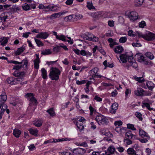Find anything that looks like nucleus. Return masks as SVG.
<instances>
[{"label":"nucleus","mask_w":155,"mask_h":155,"mask_svg":"<svg viewBox=\"0 0 155 155\" xmlns=\"http://www.w3.org/2000/svg\"><path fill=\"white\" fill-rule=\"evenodd\" d=\"M95 120L99 125H107L109 122L108 118L101 114L97 115L95 118Z\"/></svg>","instance_id":"nucleus-1"},{"label":"nucleus","mask_w":155,"mask_h":155,"mask_svg":"<svg viewBox=\"0 0 155 155\" xmlns=\"http://www.w3.org/2000/svg\"><path fill=\"white\" fill-rule=\"evenodd\" d=\"M61 73V71L58 68L52 67L51 68L49 76L52 80H57L59 78V75Z\"/></svg>","instance_id":"nucleus-2"},{"label":"nucleus","mask_w":155,"mask_h":155,"mask_svg":"<svg viewBox=\"0 0 155 155\" xmlns=\"http://www.w3.org/2000/svg\"><path fill=\"white\" fill-rule=\"evenodd\" d=\"M139 135L142 139H139V141L142 143H146L150 139V137L148 134L143 130L140 129L139 130Z\"/></svg>","instance_id":"nucleus-3"},{"label":"nucleus","mask_w":155,"mask_h":155,"mask_svg":"<svg viewBox=\"0 0 155 155\" xmlns=\"http://www.w3.org/2000/svg\"><path fill=\"white\" fill-rule=\"evenodd\" d=\"M143 37L147 41H151L155 39V34L149 31L146 32L145 36Z\"/></svg>","instance_id":"nucleus-4"},{"label":"nucleus","mask_w":155,"mask_h":155,"mask_svg":"<svg viewBox=\"0 0 155 155\" xmlns=\"http://www.w3.org/2000/svg\"><path fill=\"white\" fill-rule=\"evenodd\" d=\"M128 17L132 21H134L138 18V15L135 11H132L129 12L127 15Z\"/></svg>","instance_id":"nucleus-5"},{"label":"nucleus","mask_w":155,"mask_h":155,"mask_svg":"<svg viewBox=\"0 0 155 155\" xmlns=\"http://www.w3.org/2000/svg\"><path fill=\"white\" fill-rule=\"evenodd\" d=\"M25 73L24 72H15L13 74L14 76L16 77H19L18 78H16L17 79L19 80L18 81L19 83L21 81H23L24 80L23 77L25 76Z\"/></svg>","instance_id":"nucleus-6"},{"label":"nucleus","mask_w":155,"mask_h":155,"mask_svg":"<svg viewBox=\"0 0 155 155\" xmlns=\"http://www.w3.org/2000/svg\"><path fill=\"white\" fill-rule=\"evenodd\" d=\"M9 63H13L15 64H21L22 63H23V67L24 68H27V64L28 63V60H27V59L25 58L23 60H22V61L21 62H18L17 61H13V60H11L9 62Z\"/></svg>","instance_id":"nucleus-7"},{"label":"nucleus","mask_w":155,"mask_h":155,"mask_svg":"<svg viewBox=\"0 0 155 155\" xmlns=\"http://www.w3.org/2000/svg\"><path fill=\"white\" fill-rule=\"evenodd\" d=\"M25 97L27 98L28 100L33 103L34 104H36L37 100L35 98L33 94L31 93H27L25 95Z\"/></svg>","instance_id":"nucleus-8"},{"label":"nucleus","mask_w":155,"mask_h":155,"mask_svg":"<svg viewBox=\"0 0 155 155\" xmlns=\"http://www.w3.org/2000/svg\"><path fill=\"white\" fill-rule=\"evenodd\" d=\"M18 79H17L16 78L13 77H10L8 78L6 81L8 83L11 85H15L17 84H18Z\"/></svg>","instance_id":"nucleus-9"},{"label":"nucleus","mask_w":155,"mask_h":155,"mask_svg":"<svg viewBox=\"0 0 155 155\" xmlns=\"http://www.w3.org/2000/svg\"><path fill=\"white\" fill-rule=\"evenodd\" d=\"M98 70L99 69L97 67H95L90 71L93 77L101 78L102 77V76L98 74L97 73Z\"/></svg>","instance_id":"nucleus-10"},{"label":"nucleus","mask_w":155,"mask_h":155,"mask_svg":"<svg viewBox=\"0 0 155 155\" xmlns=\"http://www.w3.org/2000/svg\"><path fill=\"white\" fill-rule=\"evenodd\" d=\"M128 62L130 63V66H132L133 68H136L137 67V64L132 56H130L128 58Z\"/></svg>","instance_id":"nucleus-11"},{"label":"nucleus","mask_w":155,"mask_h":155,"mask_svg":"<svg viewBox=\"0 0 155 155\" xmlns=\"http://www.w3.org/2000/svg\"><path fill=\"white\" fill-rule=\"evenodd\" d=\"M49 34L47 32H41L37 35L36 37L38 38L46 39L49 36Z\"/></svg>","instance_id":"nucleus-12"},{"label":"nucleus","mask_w":155,"mask_h":155,"mask_svg":"<svg viewBox=\"0 0 155 155\" xmlns=\"http://www.w3.org/2000/svg\"><path fill=\"white\" fill-rule=\"evenodd\" d=\"M101 134L105 135L108 137L110 138L113 137L112 134L107 130L103 129L101 130L100 131Z\"/></svg>","instance_id":"nucleus-13"},{"label":"nucleus","mask_w":155,"mask_h":155,"mask_svg":"<svg viewBox=\"0 0 155 155\" xmlns=\"http://www.w3.org/2000/svg\"><path fill=\"white\" fill-rule=\"evenodd\" d=\"M37 58L34 61V68L38 69L39 68V64L40 63V61L39 58V55L38 54H36Z\"/></svg>","instance_id":"nucleus-14"},{"label":"nucleus","mask_w":155,"mask_h":155,"mask_svg":"<svg viewBox=\"0 0 155 155\" xmlns=\"http://www.w3.org/2000/svg\"><path fill=\"white\" fill-rule=\"evenodd\" d=\"M144 90L141 87H138L135 91L134 94L137 96H142L143 95Z\"/></svg>","instance_id":"nucleus-15"},{"label":"nucleus","mask_w":155,"mask_h":155,"mask_svg":"<svg viewBox=\"0 0 155 155\" xmlns=\"http://www.w3.org/2000/svg\"><path fill=\"white\" fill-rule=\"evenodd\" d=\"M118 104L117 103H113L110 109V112L112 114H115L116 110L117 109Z\"/></svg>","instance_id":"nucleus-16"},{"label":"nucleus","mask_w":155,"mask_h":155,"mask_svg":"<svg viewBox=\"0 0 155 155\" xmlns=\"http://www.w3.org/2000/svg\"><path fill=\"white\" fill-rule=\"evenodd\" d=\"M28 130L31 135L36 137L38 136V130L36 128H29L28 129Z\"/></svg>","instance_id":"nucleus-17"},{"label":"nucleus","mask_w":155,"mask_h":155,"mask_svg":"<svg viewBox=\"0 0 155 155\" xmlns=\"http://www.w3.org/2000/svg\"><path fill=\"white\" fill-rule=\"evenodd\" d=\"M130 56H128L126 54H121L120 56V59L123 63H125L127 61V60Z\"/></svg>","instance_id":"nucleus-18"},{"label":"nucleus","mask_w":155,"mask_h":155,"mask_svg":"<svg viewBox=\"0 0 155 155\" xmlns=\"http://www.w3.org/2000/svg\"><path fill=\"white\" fill-rule=\"evenodd\" d=\"M137 153L133 148H129L127 150V153L128 155H135Z\"/></svg>","instance_id":"nucleus-19"},{"label":"nucleus","mask_w":155,"mask_h":155,"mask_svg":"<svg viewBox=\"0 0 155 155\" xmlns=\"http://www.w3.org/2000/svg\"><path fill=\"white\" fill-rule=\"evenodd\" d=\"M135 138V135L132 134L131 131L127 132L125 134L126 139H134Z\"/></svg>","instance_id":"nucleus-20"},{"label":"nucleus","mask_w":155,"mask_h":155,"mask_svg":"<svg viewBox=\"0 0 155 155\" xmlns=\"http://www.w3.org/2000/svg\"><path fill=\"white\" fill-rule=\"evenodd\" d=\"M7 98V95L3 94L0 95V103L2 104L3 105H5L4 103L6 101Z\"/></svg>","instance_id":"nucleus-21"},{"label":"nucleus","mask_w":155,"mask_h":155,"mask_svg":"<svg viewBox=\"0 0 155 155\" xmlns=\"http://www.w3.org/2000/svg\"><path fill=\"white\" fill-rule=\"evenodd\" d=\"M124 51L123 47L120 45L117 46L114 49V51L116 53H120Z\"/></svg>","instance_id":"nucleus-22"},{"label":"nucleus","mask_w":155,"mask_h":155,"mask_svg":"<svg viewBox=\"0 0 155 155\" xmlns=\"http://www.w3.org/2000/svg\"><path fill=\"white\" fill-rule=\"evenodd\" d=\"M21 133V130L18 129H15L13 130V134L15 137L16 138H18L20 137Z\"/></svg>","instance_id":"nucleus-23"},{"label":"nucleus","mask_w":155,"mask_h":155,"mask_svg":"<svg viewBox=\"0 0 155 155\" xmlns=\"http://www.w3.org/2000/svg\"><path fill=\"white\" fill-rule=\"evenodd\" d=\"M25 48L24 47H22L18 49L17 50L14 52L15 54V55H19L22 53L25 50Z\"/></svg>","instance_id":"nucleus-24"},{"label":"nucleus","mask_w":155,"mask_h":155,"mask_svg":"<svg viewBox=\"0 0 155 155\" xmlns=\"http://www.w3.org/2000/svg\"><path fill=\"white\" fill-rule=\"evenodd\" d=\"M146 85L150 90H152L154 87V84L151 81L147 82L146 83Z\"/></svg>","instance_id":"nucleus-25"},{"label":"nucleus","mask_w":155,"mask_h":155,"mask_svg":"<svg viewBox=\"0 0 155 155\" xmlns=\"http://www.w3.org/2000/svg\"><path fill=\"white\" fill-rule=\"evenodd\" d=\"M58 8V6L56 5H50L48 6V9L52 11H55Z\"/></svg>","instance_id":"nucleus-26"},{"label":"nucleus","mask_w":155,"mask_h":155,"mask_svg":"<svg viewBox=\"0 0 155 155\" xmlns=\"http://www.w3.org/2000/svg\"><path fill=\"white\" fill-rule=\"evenodd\" d=\"M43 121L41 120H37L34 122L35 125L37 127H40L41 126Z\"/></svg>","instance_id":"nucleus-27"},{"label":"nucleus","mask_w":155,"mask_h":155,"mask_svg":"<svg viewBox=\"0 0 155 155\" xmlns=\"http://www.w3.org/2000/svg\"><path fill=\"white\" fill-rule=\"evenodd\" d=\"M115 148L113 146H110L108 147L107 149V152L110 154L113 153L115 151Z\"/></svg>","instance_id":"nucleus-28"},{"label":"nucleus","mask_w":155,"mask_h":155,"mask_svg":"<svg viewBox=\"0 0 155 155\" xmlns=\"http://www.w3.org/2000/svg\"><path fill=\"white\" fill-rule=\"evenodd\" d=\"M41 75L43 78L45 79L47 77V73L46 70L44 68L41 69Z\"/></svg>","instance_id":"nucleus-29"},{"label":"nucleus","mask_w":155,"mask_h":155,"mask_svg":"<svg viewBox=\"0 0 155 155\" xmlns=\"http://www.w3.org/2000/svg\"><path fill=\"white\" fill-rule=\"evenodd\" d=\"M7 108V106L6 105H4L2 107L0 111V119L2 118L4 112L5 111V109H6Z\"/></svg>","instance_id":"nucleus-30"},{"label":"nucleus","mask_w":155,"mask_h":155,"mask_svg":"<svg viewBox=\"0 0 155 155\" xmlns=\"http://www.w3.org/2000/svg\"><path fill=\"white\" fill-rule=\"evenodd\" d=\"M66 36L61 34L60 35H59L57 39L58 40H61L64 42H66L67 40L66 39Z\"/></svg>","instance_id":"nucleus-31"},{"label":"nucleus","mask_w":155,"mask_h":155,"mask_svg":"<svg viewBox=\"0 0 155 155\" xmlns=\"http://www.w3.org/2000/svg\"><path fill=\"white\" fill-rule=\"evenodd\" d=\"M52 51L50 49H46L41 51V54L44 55H48L51 54Z\"/></svg>","instance_id":"nucleus-32"},{"label":"nucleus","mask_w":155,"mask_h":155,"mask_svg":"<svg viewBox=\"0 0 155 155\" xmlns=\"http://www.w3.org/2000/svg\"><path fill=\"white\" fill-rule=\"evenodd\" d=\"M47 112L48 113L51 117H53L55 115V114L53 108H50L47 110Z\"/></svg>","instance_id":"nucleus-33"},{"label":"nucleus","mask_w":155,"mask_h":155,"mask_svg":"<svg viewBox=\"0 0 155 155\" xmlns=\"http://www.w3.org/2000/svg\"><path fill=\"white\" fill-rule=\"evenodd\" d=\"M145 55L150 60H152L154 58L153 54L150 52H147L145 54Z\"/></svg>","instance_id":"nucleus-34"},{"label":"nucleus","mask_w":155,"mask_h":155,"mask_svg":"<svg viewBox=\"0 0 155 155\" xmlns=\"http://www.w3.org/2000/svg\"><path fill=\"white\" fill-rule=\"evenodd\" d=\"M144 0H135V5L136 6H140L143 3Z\"/></svg>","instance_id":"nucleus-35"},{"label":"nucleus","mask_w":155,"mask_h":155,"mask_svg":"<svg viewBox=\"0 0 155 155\" xmlns=\"http://www.w3.org/2000/svg\"><path fill=\"white\" fill-rule=\"evenodd\" d=\"M87 7L88 9L91 10L92 9H95V8L93 6L92 3L91 2H87Z\"/></svg>","instance_id":"nucleus-36"},{"label":"nucleus","mask_w":155,"mask_h":155,"mask_svg":"<svg viewBox=\"0 0 155 155\" xmlns=\"http://www.w3.org/2000/svg\"><path fill=\"white\" fill-rule=\"evenodd\" d=\"M22 8L25 11L30 10L29 5L26 3H25L22 5Z\"/></svg>","instance_id":"nucleus-37"},{"label":"nucleus","mask_w":155,"mask_h":155,"mask_svg":"<svg viewBox=\"0 0 155 155\" xmlns=\"http://www.w3.org/2000/svg\"><path fill=\"white\" fill-rule=\"evenodd\" d=\"M143 105H142V106L143 108L144 107H145L150 110H153L152 108L150 107V106L149 104L147 103H143Z\"/></svg>","instance_id":"nucleus-38"},{"label":"nucleus","mask_w":155,"mask_h":155,"mask_svg":"<svg viewBox=\"0 0 155 155\" xmlns=\"http://www.w3.org/2000/svg\"><path fill=\"white\" fill-rule=\"evenodd\" d=\"M76 125L80 131L83 130L84 129V127L82 123L80 122V123H78Z\"/></svg>","instance_id":"nucleus-39"},{"label":"nucleus","mask_w":155,"mask_h":155,"mask_svg":"<svg viewBox=\"0 0 155 155\" xmlns=\"http://www.w3.org/2000/svg\"><path fill=\"white\" fill-rule=\"evenodd\" d=\"M137 59L140 62H142L144 61L145 58L142 55L139 54L138 55Z\"/></svg>","instance_id":"nucleus-40"},{"label":"nucleus","mask_w":155,"mask_h":155,"mask_svg":"<svg viewBox=\"0 0 155 155\" xmlns=\"http://www.w3.org/2000/svg\"><path fill=\"white\" fill-rule=\"evenodd\" d=\"M35 40L38 46L40 47L44 45L43 44L40 40L35 38Z\"/></svg>","instance_id":"nucleus-41"},{"label":"nucleus","mask_w":155,"mask_h":155,"mask_svg":"<svg viewBox=\"0 0 155 155\" xmlns=\"http://www.w3.org/2000/svg\"><path fill=\"white\" fill-rule=\"evenodd\" d=\"M92 36H93V35L92 34H90L88 35H85L84 37V38L86 40L91 41Z\"/></svg>","instance_id":"nucleus-42"},{"label":"nucleus","mask_w":155,"mask_h":155,"mask_svg":"<svg viewBox=\"0 0 155 155\" xmlns=\"http://www.w3.org/2000/svg\"><path fill=\"white\" fill-rule=\"evenodd\" d=\"M127 40V38L126 37H122L119 40V41L121 43H124Z\"/></svg>","instance_id":"nucleus-43"},{"label":"nucleus","mask_w":155,"mask_h":155,"mask_svg":"<svg viewBox=\"0 0 155 155\" xmlns=\"http://www.w3.org/2000/svg\"><path fill=\"white\" fill-rule=\"evenodd\" d=\"M59 16H60V13H56L52 14L51 15L50 17V18L51 19H53L54 18H56L58 17Z\"/></svg>","instance_id":"nucleus-44"},{"label":"nucleus","mask_w":155,"mask_h":155,"mask_svg":"<svg viewBox=\"0 0 155 155\" xmlns=\"http://www.w3.org/2000/svg\"><path fill=\"white\" fill-rule=\"evenodd\" d=\"M134 79L139 82L141 83L144 81V79L142 77H138L137 76L134 77Z\"/></svg>","instance_id":"nucleus-45"},{"label":"nucleus","mask_w":155,"mask_h":155,"mask_svg":"<svg viewBox=\"0 0 155 155\" xmlns=\"http://www.w3.org/2000/svg\"><path fill=\"white\" fill-rule=\"evenodd\" d=\"M127 127L128 128L130 129L133 130H135L136 129L134 127V125L130 124H127Z\"/></svg>","instance_id":"nucleus-46"},{"label":"nucleus","mask_w":155,"mask_h":155,"mask_svg":"<svg viewBox=\"0 0 155 155\" xmlns=\"http://www.w3.org/2000/svg\"><path fill=\"white\" fill-rule=\"evenodd\" d=\"M89 109L90 110V115H92L93 113L96 111V110L94 109L91 105L89 106Z\"/></svg>","instance_id":"nucleus-47"},{"label":"nucleus","mask_w":155,"mask_h":155,"mask_svg":"<svg viewBox=\"0 0 155 155\" xmlns=\"http://www.w3.org/2000/svg\"><path fill=\"white\" fill-rule=\"evenodd\" d=\"M76 145L79 146H83L86 147L87 146V144L86 142H84L82 143H76Z\"/></svg>","instance_id":"nucleus-48"},{"label":"nucleus","mask_w":155,"mask_h":155,"mask_svg":"<svg viewBox=\"0 0 155 155\" xmlns=\"http://www.w3.org/2000/svg\"><path fill=\"white\" fill-rule=\"evenodd\" d=\"M61 48L60 46H57L53 48V50L54 52L57 53L60 50Z\"/></svg>","instance_id":"nucleus-49"},{"label":"nucleus","mask_w":155,"mask_h":155,"mask_svg":"<svg viewBox=\"0 0 155 155\" xmlns=\"http://www.w3.org/2000/svg\"><path fill=\"white\" fill-rule=\"evenodd\" d=\"M139 25L140 27L143 28L145 26H146V24L144 21H143L139 23Z\"/></svg>","instance_id":"nucleus-50"},{"label":"nucleus","mask_w":155,"mask_h":155,"mask_svg":"<svg viewBox=\"0 0 155 155\" xmlns=\"http://www.w3.org/2000/svg\"><path fill=\"white\" fill-rule=\"evenodd\" d=\"M128 35L130 36H135L136 35V32H134L132 30H129L128 32Z\"/></svg>","instance_id":"nucleus-51"},{"label":"nucleus","mask_w":155,"mask_h":155,"mask_svg":"<svg viewBox=\"0 0 155 155\" xmlns=\"http://www.w3.org/2000/svg\"><path fill=\"white\" fill-rule=\"evenodd\" d=\"M8 40L6 37H5L4 38L3 40L1 42V45L4 46H5L6 44L8 43Z\"/></svg>","instance_id":"nucleus-52"},{"label":"nucleus","mask_w":155,"mask_h":155,"mask_svg":"<svg viewBox=\"0 0 155 155\" xmlns=\"http://www.w3.org/2000/svg\"><path fill=\"white\" fill-rule=\"evenodd\" d=\"M136 116L140 120H142L143 118L142 117V114L138 112H136L135 114Z\"/></svg>","instance_id":"nucleus-53"},{"label":"nucleus","mask_w":155,"mask_h":155,"mask_svg":"<svg viewBox=\"0 0 155 155\" xmlns=\"http://www.w3.org/2000/svg\"><path fill=\"white\" fill-rule=\"evenodd\" d=\"M12 9L15 12L20 10L21 9L20 8L16 5L13 6L12 7Z\"/></svg>","instance_id":"nucleus-54"},{"label":"nucleus","mask_w":155,"mask_h":155,"mask_svg":"<svg viewBox=\"0 0 155 155\" xmlns=\"http://www.w3.org/2000/svg\"><path fill=\"white\" fill-rule=\"evenodd\" d=\"M23 67V65H16L13 66V70H18L21 69L22 67Z\"/></svg>","instance_id":"nucleus-55"},{"label":"nucleus","mask_w":155,"mask_h":155,"mask_svg":"<svg viewBox=\"0 0 155 155\" xmlns=\"http://www.w3.org/2000/svg\"><path fill=\"white\" fill-rule=\"evenodd\" d=\"M72 15H70L65 17L64 18V20L66 21H68L71 20L72 19Z\"/></svg>","instance_id":"nucleus-56"},{"label":"nucleus","mask_w":155,"mask_h":155,"mask_svg":"<svg viewBox=\"0 0 155 155\" xmlns=\"http://www.w3.org/2000/svg\"><path fill=\"white\" fill-rule=\"evenodd\" d=\"M38 7L40 9H43L44 10L48 9V6H44L42 4L39 5Z\"/></svg>","instance_id":"nucleus-57"},{"label":"nucleus","mask_w":155,"mask_h":155,"mask_svg":"<svg viewBox=\"0 0 155 155\" xmlns=\"http://www.w3.org/2000/svg\"><path fill=\"white\" fill-rule=\"evenodd\" d=\"M94 99L97 102H101L102 101V98L100 97L97 95L95 96L94 97Z\"/></svg>","instance_id":"nucleus-58"},{"label":"nucleus","mask_w":155,"mask_h":155,"mask_svg":"<svg viewBox=\"0 0 155 155\" xmlns=\"http://www.w3.org/2000/svg\"><path fill=\"white\" fill-rule=\"evenodd\" d=\"M124 142L127 145H130L132 143V141L129 139H125L124 140Z\"/></svg>","instance_id":"nucleus-59"},{"label":"nucleus","mask_w":155,"mask_h":155,"mask_svg":"<svg viewBox=\"0 0 155 155\" xmlns=\"http://www.w3.org/2000/svg\"><path fill=\"white\" fill-rule=\"evenodd\" d=\"M114 21L109 20L108 21V25L110 27H112L114 26Z\"/></svg>","instance_id":"nucleus-60"},{"label":"nucleus","mask_w":155,"mask_h":155,"mask_svg":"<svg viewBox=\"0 0 155 155\" xmlns=\"http://www.w3.org/2000/svg\"><path fill=\"white\" fill-rule=\"evenodd\" d=\"M99 40V38L97 37H96L94 36L93 35V36L92 37V40L91 41H92L94 42H97Z\"/></svg>","instance_id":"nucleus-61"},{"label":"nucleus","mask_w":155,"mask_h":155,"mask_svg":"<svg viewBox=\"0 0 155 155\" xmlns=\"http://www.w3.org/2000/svg\"><path fill=\"white\" fill-rule=\"evenodd\" d=\"M132 45L134 47H140L141 46V44L138 42L133 43Z\"/></svg>","instance_id":"nucleus-62"},{"label":"nucleus","mask_w":155,"mask_h":155,"mask_svg":"<svg viewBox=\"0 0 155 155\" xmlns=\"http://www.w3.org/2000/svg\"><path fill=\"white\" fill-rule=\"evenodd\" d=\"M123 123L121 120L115 121L114 123V124L116 126H120Z\"/></svg>","instance_id":"nucleus-63"},{"label":"nucleus","mask_w":155,"mask_h":155,"mask_svg":"<svg viewBox=\"0 0 155 155\" xmlns=\"http://www.w3.org/2000/svg\"><path fill=\"white\" fill-rule=\"evenodd\" d=\"M86 83V82L85 80H82L81 81L77 80V81L76 82V84L78 85L82 84H85Z\"/></svg>","instance_id":"nucleus-64"}]
</instances>
